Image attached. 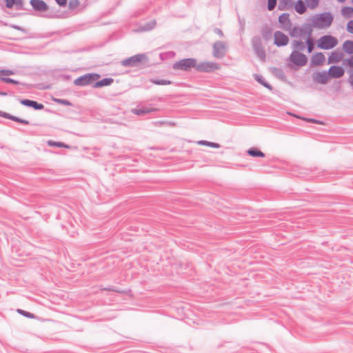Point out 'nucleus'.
Returning <instances> with one entry per match:
<instances>
[{
	"label": "nucleus",
	"mask_w": 353,
	"mask_h": 353,
	"mask_svg": "<svg viewBox=\"0 0 353 353\" xmlns=\"http://www.w3.org/2000/svg\"><path fill=\"white\" fill-rule=\"evenodd\" d=\"M333 16L329 12L316 14L312 19V26L317 28H328L333 21Z\"/></svg>",
	"instance_id": "1"
},
{
	"label": "nucleus",
	"mask_w": 353,
	"mask_h": 353,
	"mask_svg": "<svg viewBox=\"0 0 353 353\" xmlns=\"http://www.w3.org/2000/svg\"><path fill=\"white\" fill-rule=\"evenodd\" d=\"M148 61V57L145 54L141 53L137 54L134 56H132L129 58L123 59L121 61V64L124 67H136L138 66L140 63H147Z\"/></svg>",
	"instance_id": "2"
},
{
	"label": "nucleus",
	"mask_w": 353,
	"mask_h": 353,
	"mask_svg": "<svg viewBox=\"0 0 353 353\" xmlns=\"http://www.w3.org/2000/svg\"><path fill=\"white\" fill-rule=\"evenodd\" d=\"M338 44L336 38L332 35H324L319 38L317 41V47L323 50H330Z\"/></svg>",
	"instance_id": "3"
},
{
	"label": "nucleus",
	"mask_w": 353,
	"mask_h": 353,
	"mask_svg": "<svg viewBox=\"0 0 353 353\" xmlns=\"http://www.w3.org/2000/svg\"><path fill=\"white\" fill-rule=\"evenodd\" d=\"M196 59L194 58H187L176 61L173 65V68L175 70H181L183 71H190L191 68L196 69Z\"/></svg>",
	"instance_id": "4"
},
{
	"label": "nucleus",
	"mask_w": 353,
	"mask_h": 353,
	"mask_svg": "<svg viewBox=\"0 0 353 353\" xmlns=\"http://www.w3.org/2000/svg\"><path fill=\"white\" fill-rule=\"evenodd\" d=\"M252 47L256 54L263 61H265L266 57L265 51L262 44L261 39L259 36H254L252 37Z\"/></svg>",
	"instance_id": "5"
},
{
	"label": "nucleus",
	"mask_w": 353,
	"mask_h": 353,
	"mask_svg": "<svg viewBox=\"0 0 353 353\" xmlns=\"http://www.w3.org/2000/svg\"><path fill=\"white\" fill-rule=\"evenodd\" d=\"M227 51V46L222 41H217L213 43L212 54L217 59H222L225 57Z\"/></svg>",
	"instance_id": "6"
},
{
	"label": "nucleus",
	"mask_w": 353,
	"mask_h": 353,
	"mask_svg": "<svg viewBox=\"0 0 353 353\" xmlns=\"http://www.w3.org/2000/svg\"><path fill=\"white\" fill-rule=\"evenodd\" d=\"M100 75L98 74H86L77 78L74 81V83L76 85L85 86L92 83L95 80L98 79Z\"/></svg>",
	"instance_id": "7"
},
{
	"label": "nucleus",
	"mask_w": 353,
	"mask_h": 353,
	"mask_svg": "<svg viewBox=\"0 0 353 353\" xmlns=\"http://www.w3.org/2000/svg\"><path fill=\"white\" fill-rule=\"evenodd\" d=\"M290 60L292 63L299 67L305 65L307 62V57L304 54L296 50L292 52L290 56Z\"/></svg>",
	"instance_id": "8"
},
{
	"label": "nucleus",
	"mask_w": 353,
	"mask_h": 353,
	"mask_svg": "<svg viewBox=\"0 0 353 353\" xmlns=\"http://www.w3.org/2000/svg\"><path fill=\"white\" fill-rule=\"evenodd\" d=\"M219 68V65L214 62H201L196 63V70L201 72H210Z\"/></svg>",
	"instance_id": "9"
},
{
	"label": "nucleus",
	"mask_w": 353,
	"mask_h": 353,
	"mask_svg": "<svg viewBox=\"0 0 353 353\" xmlns=\"http://www.w3.org/2000/svg\"><path fill=\"white\" fill-rule=\"evenodd\" d=\"M274 43L278 47L285 46L289 42L288 37L279 30L274 32Z\"/></svg>",
	"instance_id": "10"
},
{
	"label": "nucleus",
	"mask_w": 353,
	"mask_h": 353,
	"mask_svg": "<svg viewBox=\"0 0 353 353\" xmlns=\"http://www.w3.org/2000/svg\"><path fill=\"white\" fill-rule=\"evenodd\" d=\"M345 70L343 67L339 65H332L328 70L330 77L338 79L343 76Z\"/></svg>",
	"instance_id": "11"
},
{
	"label": "nucleus",
	"mask_w": 353,
	"mask_h": 353,
	"mask_svg": "<svg viewBox=\"0 0 353 353\" xmlns=\"http://www.w3.org/2000/svg\"><path fill=\"white\" fill-rule=\"evenodd\" d=\"M20 103L24 106L32 108L36 110H41L44 108V105L42 103H38L36 101L30 100L28 99H23L20 100Z\"/></svg>",
	"instance_id": "12"
},
{
	"label": "nucleus",
	"mask_w": 353,
	"mask_h": 353,
	"mask_svg": "<svg viewBox=\"0 0 353 353\" xmlns=\"http://www.w3.org/2000/svg\"><path fill=\"white\" fill-rule=\"evenodd\" d=\"M30 4L35 11L45 12L48 9V5L43 0H30Z\"/></svg>",
	"instance_id": "13"
},
{
	"label": "nucleus",
	"mask_w": 353,
	"mask_h": 353,
	"mask_svg": "<svg viewBox=\"0 0 353 353\" xmlns=\"http://www.w3.org/2000/svg\"><path fill=\"white\" fill-rule=\"evenodd\" d=\"M329 74L325 71L317 72L314 74V81L321 84H325L329 79Z\"/></svg>",
	"instance_id": "14"
},
{
	"label": "nucleus",
	"mask_w": 353,
	"mask_h": 353,
	"mask_svg": "<svg viewBox=\"0 0 353 353\" xmlns=\"http://www.w3.org/2000/svg\"><path fill=\"white\" fill-rule=\"evenodd\" d=\"M157 25L156 20L153 19L143 24H140L137 30V32H148L153 30Z\"/></svg>",
	"instance_id": "15"
},
{
	"label": "nucleus",
	"mask_w": 353,
	"mask_h": 353,
	"mask_svg": "<svg viewBox=\"0 0 353 353\" xmlns=\"http://www.w3.org/2000/svg\"><path fill=\"white\" fill-rule=\"evenodd\" d=\"M0 117L8 119L14 121H16L17 123L23 124V125H29V121L26 119H21L19 117H17L16 116L12 115L9 113L3 112L0 110Z\"/></svg>",
	"instance_id": "16"
},
{
	"label": "nucleus",
	"mask_w": 353,
	"mask_h": 353,
	"mask_svg": "<svg viewBox=\"0 0 353 353\" xmlns=\"http://www.w3.org/2000/svg\"><path fill=\"white\" fill-rule=\"evenodd\" d=\"M279 22L285 29H290L292 26V23L290 20V14L288 13H282L279 17Z\"/></svg>",
	"instance_id": "17"
},
{
	"label": "nucleus",
	"mask_w": 353,
	"mask_h": 353,
	"mask_svg": "<svg viewBox=\"0 0 353 353\" xmlns=\"http://www.w3.org/2000/svg\"><path fill=\"white\" fill-rule=\"evenodd\" d=\"M344 54L341 51L335 50L333 51L330 55L328 57L327 63L329 64L338 63L339 62L343 57Z\"/></svg>",
	"instance_id": "18"
},
{
	"label": "nucleus",
	"mask_w": 353,
	"mask_h": 353,
	"mask_svg": "<svg viewBox=\"0 0 353 353\" xmlns=\"http://www.w3.org/2000/svg\"><path fill=\"white\" fill-rule=\"evenodd\" d=\"M312 24L310 23H303L301 29V33H302V37H304V36H306V38H312Z\"/></svg>",
	"instance_id": "19"
},
{
	"label": "nucleus",
	"mask_w": 353,
	"mask_h": 353,
	"mask_svg": "<svg viewBox=\"0 0 353 353\" xmlns=\"http://www.w3.org/2000/svg\"><path fill=\"white\" fill-rule=\"evenodd\" d=\"M325 60V57L322 52H316L312 56L311 62L312 65H320L324 62Z\"/></svg>",
	"instance_id": "20"
},
{
	"label": "nucleus",
	"mask_w": 353,
	"mask_h": 353,
	"mask_svg": "<svg viewBox=\"0 0 353 353\" xmlns=\"http://www.w3.org/2000/svg\"><path fill=\"white\" fill-rule=\"evenodd\" d=\"M114 81V79L111 77L103 78L101 80L97 81L93 85V88H102L111 85Z\"/></svg>",
	"instance_id": "21"
},
{
	"label": "nucleus",
	"mask_w": 353,
	"mask_h": 353,
	"mask_svg": "<svg viewBox=\"0 0 353 353\" xmlns=\"http://www.w3.org/2000/svg\"><path fill=\"white\" fill-rule=\"evenodd\" d=\"M261 35L265 41H270L272 36V29L268 25H265L261 29Z\"/></svg>",
	"instance_id": "22"
},
{
	"label": "nucleus",
	"mask_w": 353,
	"mask_h": 353,
	"mask_svg": "<svg viewBox=\"0 0 353 353\" xmlns=\"http://www.w3.org/2000/svg\"><path fill=\"white\" fill-rule=\"evenodd\" d=\"M156 110H157L156 108H148V107H141L139 108H136V109L132 110V112L137 115L141 116V115H144V114H148L150 112H154Z\"/></svg>",
	"instance_id": "23"
},
{
	"label": "nucleus",
	"mask_w": 353,
	"mask_h": 353,
	"mask_svg": "<svg viewBox=\"0 0 353 353\" xmlns=\"http://www.w3.org/2000/svg\"><path fill=\"white\" fill-rule=\"evenodd\" d=\"M254 79L259 83H260L261 85H262L263 86H264L265 88H268V90H273V88L272 86L269 83H268L265 79H264V77L260 74H255L254 75Z\"/></svg>",
	"instance_id": "24"
},
{
	"label": "nucleus",
	"mask_w": 353,
	"mask_h": 353,
	"mask_svg": "<svg viewBox=\"0 0 353 353\" xmlns=\"http://www.w3.org/2000/svg\"><path fill=\"white\" fill-rule=\"evenodd\" d=\"M306 5L303 0H298L294 6L295 10L300 14H304L306 10Z\"/></svg>",
	"instance_id": "25"
},
{
	"label": "nucleus",
	"mask_w": 353,
	"mask_h": 353,
	"mask_svg": "<svg viewBox=\"0 0 353 353\" xmlns=\"http://www.w3.org/2000/svg\"><path fill=\"white\" fill-rule=\"evenodd\" d=\"M272 74L279 79L284 81L286 79L285 74L283 69L279 68H272Z\"/></svg>",
	"instance_id": "26"
},
{
	"label": "nucleus",
	"mask_w": 353,
	"mask_h": 353,
	"mask_svg": "<svg viewBox=\"0 0 353 353\" xmlns=\"http://www.w3.org/2000/svg\"><path fill=\"white\" fill-rule=\"evenodd\" d=\"M292 48L296 51H303L305 48L304 43L301 40H294L291 43Z\"/></svg>",
	"instance_id": "27"
},
{
	"label": "nucleus",
	"mask_w": 353,
	"mask_h": 353,
	"mask_svg": "<svg viewBox=\"0 0 353 353\" xmlns=\"http://www.w3.org/2000/svg\"><path fill=\"white\" fill-rule=\"evenodd\" d=\"M247 153L252 157H264L265 154L256 148H251L247 150Z\"/></svg>",
	"instance_id": "28"
},
{
	"label": "nucleus",
	"mask_w": 353,
	"mask_h": 353,
	"mask_svg": "<svg viewBox=\"0 0 353 353\" xmlns=\"http://www.w3.org/2000/svg\"><path fill=\"white\" fill-rule=\"evenodd\" d=\"M343 50L349 54H353V41L347 40L343 44Z\"/></svg>",
	"instance_id": "29"
},
{
	"label": "nucleus",
	"mask_w": 353,
	"mask_h": 353,
	"mask_svg": "<svg viewBox=\"0 0 353 353\" xmlns=\"http://www.w3.org/2000/svg\"><path fill=\"white\" fill-rule=\"evenodd\" d=\"M292 6V0H280L279 4L278 6V8L280 10H284L288 7H291Z\"/></svg>",
	"instance_id": "30"
},
{
	"label": "nucleus",
	"mask_w": 353,
	"mask_h": 353,
	"mask_svg": "<svg viewBox=\"0 0 353 353\" xmlns=\"http://www.w3.org/2000/svg\"><path fill=\"white\" fill-rule=\"evenodd\" d=\"M341 13L343 16L348 18L353 17V8L350 6H345L341 9Z\"/></svg>",
	"instance_id": "31"
},
{
	"label": "nucleus",
	"mask_w": 353,
	"mask_h": 353,
	"mask_svg": "<svg viewBox=\"0 0 353 353\" xmlns=\"http://www.w3.org/2000/svg\"><path fill=\"white\" fill-rule=\"evenodd\" d=\"M198 144L201 145H206V146L213 148H220V145L217 143L210 142V141H204V140L198 141Z\"/></svg>",
	"instance_id": "32"
},
{
	"label": "nucleus",
	"mask_w": 353,
	"mask_h": 353,
	"mask_svg": "<svg viewBox=\"0 0 353 353\" xmlns=\"http://www.w3.org/2000/svg\"><path fill=\"white\" fill-rule=\"evenodd\" d=\"M305 43L307 45V49L308 53H311L312 52V50H314V46H315L314 39L312 37V38H306Z\"/></svg>",
	"instance_id": "33"
},
{
	"label": "nucleus",
	"mask_w": 353,
	"mask_h": 353,
	"mask_svg": "<svg viewBox=\"0 0 353 353\" xmlns=\"http://www.w3.org/2000/svg\"><path fill=\"white\" fill-rule=\"evenodd\" d=\"M48 145L50 146H54L57 148H70V146L63 143V142H57L52 140L48 141Z\"/></svg>",
	"instance_id": "34"
},
{
	"label": "nucleus",
	"mask_w": 353,
	"mask_h": 353,
	"mask_svg": "<svg viewBox=\"0 0 353 353\" xmlns=\"http://www.w3.org/2000/svg\"><path fill=\"white\" fill-rule=\"evenodd\" d=\"M290 35L292 37H302L301 29L299 27H294L290 32Z\"/></svg>",
	"instance_id": "35"
},
{
	"label": "nucleus",
	"mask_w": 353,
	"mask_h": 353,
	"mask_svg": "<svg viewBox=\"0 0 353 353\" xmlns=\"http://www.w3.org/2000/svg\"><path fill=\"white\" fill-rule=\"evenodd\" d=\"M150 81L152 83H153L154 84L159 85H170L172 83V82L170 80H167V79H152L150 80Z\"/></svg>",
	"instance_id": "36"
},
{
	"label": "nucleus",
	"mask_w": 353,
	"mask_h": 353,
	"mask_svg": "<svg viewBox=\"0 0 353 353\" xmlns=\"http://www.w3.org/2000/svg\"><path fill=\"white\" fill-rule=\"evenodd\" d=\"M306 6L310 9H314L319 6V0H305Z\"/></svg>",
	"instance_id": "37"
},
{
	"label": "nucleus",
	"mask_w": 353,
	"mask_h": 353,
	"mask_svg": "<svg viewBox=\"0 0 353 353\" xmlns=\"http://www.w3.org/2000/svg\"><path fill=\"white\" fill-rule=\"evenodd\" d=\"M17 312L20 314H21L22 316H25V317H27L28 319H34V314H32V313H30L29 312H27V311H25L23 310H21V309H17Z\"/></svg>",
	"instance_id": "38"
},
{
	"label": "nucleus",
	"mask_w": 353,
	"mask_h": 353,
	"mask_svg": "<svg viewBox=\"0 0 353 353\" xmlns=\"http://www.w3.org/2000/svg\"><path fill=\"white\" fill-rule=\"evenodd\" d=\"M53 101L54 102H56L57 103H58V104L65 105H68V106H72V103L70 101H68L67 99H54Z\"/></svg>",
	"instance_id": "39"
},
{
	"label": "nucleus",
	"mask_w": 353,
	"mask_h": 353,
	"mask_svg": "<svg viewBox=\"0 0 353 353\" xmlns=\"http://www.w3.org/2000/svg\"><path fill=\"white\" fill-rule=\"evenodd\" d=\"M1 81L6 83H12L14 85H19L20 84V82L18 81H16L13 79H11L10 77H1Z\"/></svg>",
	"instance_id": "40"
},
{
	"label": "nucleus",
	"mask_w": 353,
	"mask_h": 353,
	"mask_svg": "<svg viewBox=\"0 0 353 353\" xmlns=\"http://www.w3.org/2000/svg\"><path fill=\"white\" fill-rule=\"evenodd\" d=\"M343 64L345 66L353 68V55L350 58L343 59Z\"/></svg>",
	"instance_id": "41"
},
{
	"label": "nucleus",
	"mask_w": 353,
	"mask_h": 353,
	"mask_svg": "<svg viewBox=\"0 0 353 353\" xmlns=\"http://www.w3.org/2000/svg\"><path fill=\"white\" fill-rule=\"evenodd\" d=\"M276 0H268L267 8L269 11L273 10L276 6Z\"/></svg>",
	"instance_id": "42"
},
{
	"label": "nucleus",
	"mask_w": 353,
	"mask_h": 353,
	"mask_svg": "<svg viewBox=\"0 0 353 353\" xmlns=\"http://www.w3.org/2000/svg\"><path fill=\"white\" fill-rule=\"evenodd\" d=\"M347 31L349 33L353 34V19L348 21L347 24Z\"/></svg>",
	"instance_id": "43"
},
{
	"label": "nucleus",
	"mask_w": 353,
	"mask_h": 353,
	"mask_svg": "<svg viewBox=\"0 0 353 353\" xmlns=\"http://www.w3.org/2000/svg\"><path fill=\"white\" fill-rule=\"evenodd\" d=\"M14 5L17 10H21L23 6V0H15Z\"/></svg>",
	"instance_id": "44"
},
{
	"label": "nucleus",
	"mask_w": 353,
	"mask_h": 353,
	"mask_svg": "<svg viewBox=\"0 0 353 353\" xmlns=\"http://www.w3.org/2000/svg\"><path fill=\"white\" fill-rule=\"evenodd\" d=\"M7 8H12L14 6L15 0H5Z\"/></svg>",
	"instance_id": "45"
},
{
	"label": "nucleus",
	"mask_w": 353,
	"mask_h": 353,
	"mask_svg": "<svg viewBox=\"0 0 353 353\" xmlns=\"http://www.w3.org/2000/svg\"><path fill=\"white\" fill-rule=\"evenodd\" d=\"M103 290L110 292H122L121 291L119 290L118 289L113 286H108L107 288H105Z\"/></svg>",
	"instance_id": "46"
},
{
	"label": "nucleus",
	"mask_w": 353,
	"mask_h": 353,
	"mask_svg": "<svg viewBox=\"0 0 353 353\" xmlns=\"http://www.w3.org/2000/svg\"><path fill=\"white\" fill-rule=\"evenodd\" d=\"M214 32L218 34L220 37H223L224 36L223 31L218 28H215L214 29Z\"/></svg>",
	"instance_id": "47"
},
{
	"label": "nucleus",
	"mask_w": 353,
	"mask_h": 353,
	"mask_svg": "<svg viewBox=\"0 0 353 353\" xmlns=\"http://www.w3.org/2000/svg\"><path fill=\"white\" fill-rule=\"evenodd\" d=\"M56 3L61 7H64L67 4V0H55Z\"/></svg>",
	"instance_id": "48"
},
{
	"label": "nucleus",
	"mask_w": 353,
	"mask_h": 353,
	"mask_svg": "<svg viewBox=\"0 0 353 353\" xmlns=\"http://www.w3.org/2000/svg\"><path fill=\"white\" fill-rule=\"evenodd\" d=\"M303 119H305L310 123H322V122H321L315 119H305L304 118Z\"/></svg>",
	"instance_id": "49"
},
{
	"label": "nucleus",
	"mask_w": 353,
	"mask_h": 353,
	"mask_svg": "<svg viewBox=\"0 0 353 353\" xmlns=\"http://www.w3.org/2000/svg\"><path fill=\"white\" fill-rule=\"evenodd\" d=\"M347 81L350 84V85L353 88V72H352L350 74Z\"/></svg>",
	"instance_id": "50"
},
{
	"label": "nucleus",
	"mask_w": 353,
	"mask_h": 353,
	"mask_svg": "<svg viewBox=\"0 0 353 353\" xmlns=\"http://www.w3.org/2000/svg\"><path fill=\"white\" fill-rule=\"evenodd\" d=\"M12 28H13L15 30H20V31H24V29L17 25H12Z\"/></svg>",
	"instance_id": "51"
},
{
	"label": "nucleus",
	"mask_w": 353,
	"mask_h": 353,
	"mask_svg": "<svg viewBox=\"0 0 353 353\" xmlns=\"http://www.w3.org/2000/svg\"><path fill=\"white\" fill-rule=\"evenodd\" d=\"M8 93L6 92L0 91V96H7Z\"/></svg>",
	"instance_id": "52"
},
{
	"label": "nucleus",
	"mask_w": 353,
	"mask_h": 353,
	"mask_svg": "<svg viewBox=\"0 0 353 353\" xmlns=\"http://www.w3.org/2000/svg\"><path fill=\"white\" fill-rule=\"evenodd\" d=\"M340 3H343L345 2L346 0H337Z\"/></svg>",
	"instance_id": "53"
},
{
	"label": "nucleus",
	"mask_w": 353,
	"mask_h": 353,
	"mask_svg": "<svg viewBox=\"0 0 353 353\" xmlns=\"http://www.w3.org/2000/svg\"><path fill=\"white\" fill-rule=\"evenodd\" d=\"M352 3H353V0H351Z\"/></svg>",
	"instance_id": "54"
}]
</instances>
